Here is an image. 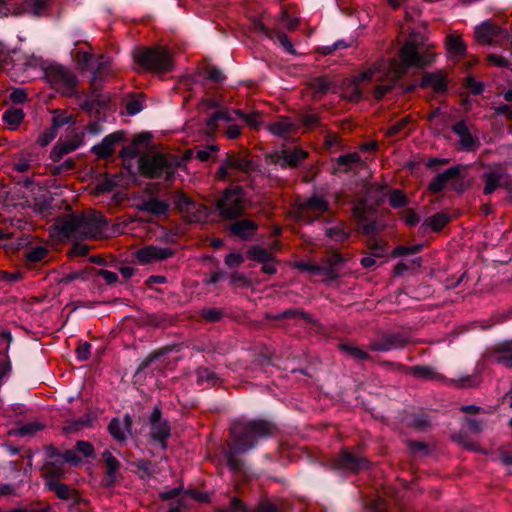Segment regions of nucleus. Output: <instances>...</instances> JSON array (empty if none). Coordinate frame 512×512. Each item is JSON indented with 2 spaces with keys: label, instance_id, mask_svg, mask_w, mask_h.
<instances>
[{
  "label": "nucleus",
  "instance_id": "8fccbe9b",
  "mask_svg": "<svg viewBox=\"0 0 512 512\" xmlns=\"http://www.w3.org/2000/svg\"><path fill=\"white\" fill-rule=\"evenodd\" d=\"M230 283L233 287L236 288L248 287L250 285L249 280L244 274L241 273H233L231 275Z\"/></svg>",
  "mask_w": 512,
  "mask_h": 512
},
{
  "label": "nucleus",
  "instance_id": "4be33fe9",
  "mask_svg": "<svg viewBox=\"0 0 512 512\" xmlns=\"http://www.w3.org/2000/svg\"><path fill=\"white\" fill-rule=\"evenodd\" d=\"M103 461L107 467L106 476L103 482L106 486H112L117 479V471L120 468V462L112 455L110 451H104L102 453Z\"/></svg>",
  "mask_w": 512,
  "mask_h": 512
},
{
  "label": "nucleus",
  "instance_id": "e2e57ef3",
  "mask_svg": "<svg viewBox=\"0 0 512 512\" xmlns=\"http://www.w3.org/2000/svg\"><path fill=\"white\" fill-rule=\"evenodd\" d=\"M76 450L82 453L84 456L88 457L93 453V446L86 441H78L76 444Z\"/></svg>",
  "mask_w": 512,
  "mask_h": 512
},
{
  "label": "nucleus",
  "instance_id": "c85d7f7f",
  "mask_svg": "<svg viewBox=\"0 0 512 512\" xmlns=\"http://www.w3.org/2000/svg\"><path fill=\"white\" fill-rule=\"evenodd\" d=\"M111 72V60L109 57L100 56L96 60V69L93 71L91 78L92 86H96L98 81H101L104 76L109 75Z\"/></svg>",
  "mask_w": 512,
  "mask_h": 512
},
{
  "label": "nucleus",
  "instance_id": "f3484780",
  "mask_svg": "<svg viewBox=\"0 0 512 512\" xmlns=\"http://www.w3.org/2000/svg\"><path fill=\"white\" fill-rule=\"evenodd\" d=\"M333 466L339 469L358 472L366 467V461L362 458L352 455L348 451H343L338 459L334 462Z\"/></svg>",
  "mask_w": 512,
  "mask_h": 512
},
{
  "label": "nucleus",
  "instance_id": "bb28decb",
  "mask_svg": "<svg viewBox=\"0 0 512 512\" xmlns=\"http://www.w3.org/2000/svg\"><path fill=\"white\" fill-rule=\"evenodd\" d=\"M412 129V118L406 116L397 123L391 125L385 130V136L392 138L396 136H406Z\"/></svg>",
  "mask_w": 512,
  "mask_h": 512
},
{
  "label": "nucleus",
  "instance_id": "4d7b16f0",
  "mask_svg": "<svg viewBox=\"0 0 512 512\" xmlns=\"http://www.w3.org/2000/svg\"><path fill=\"white\" fill-rule=\"evenodd\" d=\"M488 61L498 67H508L510 64L505 57L497 54L488 55Z\"/></svg>",
  "mask_w": 512,
  "mask_h": 512
},
{
  "label": "nucleus",
  "instance_id": "e433bc0d",
  "mask_svg": "<svg viewBox=\"0 0 512 512\" xmlns=\"http://www.w3.org/2000/svg\"><path fill=\"white\" fill-rule=\"evenodd\" d=\"M485 186L484 194L493 193L499 186V182L502 178V174L496 171H490L484 174Z\"/></svg>",
  "mask_w": 512,
  "mask_h": 512
},
{
  "label": "nucleus",
  "instance_id": "58836bf2",
  "mask_svg": "<svg viewBox=\"0 0 512 512\" xmlns=\"http://www.w3.org/2000/svg\"><path fill=\"white\" fill-rule=\"evenodd\" d=\"M409 373L424 379H440L441 376L436 373L432 368L427 366H414L409 369Z\"/></svg>",
  "mask_w": 512,
  "mask_h": 512
},
{
  "label": "nucleus",
  "instance_id": "13d9d810",
  "mask_svg": "<svg viewBox=\"0 0 512 512\" xmlns=\"http://www.w3.org/2000/svg\"><path fill=\"white\" fill-rule=\"evenodd\" d=\"M219 512H249L247 507L237 498L231 501V507L228 510H220Z\"/></svg>",
  "mask_w": 512,
  "mask_h": 512
},
{
  "label": "nucleus",
  "instance_id": "0e129e2a",
  "mask_svg": "<svg viewBox=\"0 0 512 512\" xmlns=\"http://www.w3.org/2000/svg\"><path fill=\"white\" fill-rule=\"evenodd\" d=\"M359 161H360V156L357 153L342 155L338 158V164H340V165H348V164H352V163H357Z\"/></svg>",
  "mask_w": 512,
  "mask_h": 512
},
{
  "label": "nucleus",
  "instance_id": "864d4df0",
  "mask_svg": "<svg viewBox=\"0 0 512 512\" xmlns=\"http://www.w3.org/2000/svg\"><path fill=\"white\" fill-rule=\"evenodd\" d=\"M374 249H375V252H374L373 256H366L361 259V264L363 265V267H365V268L373 267L376 264L375 256H377V257L383 256V253H382L383 247L382 246H379V250H378V247H375Z\"/></svg>",
  "mask_w": 512,
  "mask_h": 512
},
{
  "label": "nucleus",
  "instance_id": "2f4dec72",
  "mask_svg": "<svg viewBox=\"0 0 512 512\" xmlns=\"http://www.w3.org/2000/svg\"><path fill=\"white\" fill-rule=\"evenodd\" d=\"M74 60L82 70L93 68V55L88 46L79 48L74 55Z\"/></svg>",
  "mask_w": 512,
  "mask_h": 512
},
{
  "label": "nucleus",
  "instance_id": "393cba45",
  "mask_svg": "<svg viewBox=\"0 0 512 512\" xmlns=\"http://www.w3.org/2000/svg\"><path fill=\"white\" fill-rule=\"evenodd\" d=\"M422 88H431L435 92H443L446 87V78L442 72H433L426 74L421 81Z\"/></svg>",
  "mask_w": 512,
  "mask_h": 512
},
{
  "label": "nucleus",
  "instance_id": "6e6d98bb",
  "mask_svg": "<svg viewBox=\"0 0 512 512\" xmlns=\"http://www.w3.org/2000/svg\"><path fill=\"white\" fill-rule=\"evenodd\" d=\"M244 261V258L241 254L231 253L226 256L225 263L229 267H237Z\"/></svg>",
  "mask_w": 512,
  "mask_h": 512
},
{
  "label": "nucleus",
  "instance_id": "09e8293b",
  "mask_svg": "<svg viewBox=\"0 0 512 512\" xmlns=\"http://www.w3.org/2000/svg\"><path fill=\"white\" fill-rule=\"evenodd\" d=\"M422 245H414V246H399L394 249L393 256H403L407 254H416L421 251Z\"/></svg>",
  "mask_w": 512,
  "mask_h": 512
},
{
  "label": "nucleus",
  "instance_id": "20e7f679",
  "mask_svg": "<svg viewBox=\"0 0 512 512\" xmlns=\"http://www.w3.org/2000/svg\"><path fill=\"white\" fill-rule=\"evenodd\" d=\"M181 162L174 156L162 153H150L139 159L141 173L150 178L170 180Z\"/></svg>",
  "mask_w": 512,
  "mask_h": 512
},
{
  "label": "nucleus",
  "instance_id": "4468645a",
  "mask_svg": "<svg viewBox=\"0 0 512 512\" xmlns=\"http://www.w3.org/2000/svg\"><path fill=\"white\" fill-rule=\"evenodd\" d=\"M308 153L300 148H294L293 150H282L280 153L271 155V161L282 168H294L304 159H306Z\"/></svg>",
  "mask_w": 512,
  "mask_h": 512
},
{
  "label": "nucleus",
  "instance_id": "2eb2a0df",
  "mask_svg": "<svg viewBox=\"0 0 512 512\" xmlns=\"http://www.w3.org/2000/svg\"><path fill=\"white\" fill-rule=\"evenodd\" d=\"M475 36L477 41L481 44L500 43L507 37L506 33L500 27L488 22L476 28Z\"/></svg>",
  "mask_w": 512,
  "mask_h": 512
},
{
  "label": "nucleus",
  "instance_id": "5701e85b",
  "mask_svg": "<svg viewBox=\"0 0 512 512\" xmlns=\"http://www.w3.org/2000/svg\"><path fill=\"white\" fill-rule=\"evenodd\" d=\"M268 131L278 137H287L293 134L297 127L289 118L281 117L267 127Z\"/></svg>",
  "mask_w": 512,
  "mask_h": 512
},
{
  "label": "nucleus",
  "instance_id": "9b49d317",
  "mask_svg": "<svg viewBox=\"0 0 512 512\" xmlns=\"http://www.w3.org/2000/svg\"><path fill=\"white\" fill-rule=\"evenodd\" d=\"M150 438L159 443L162 448L166 447V441L170 437L171 428L168 421L161 416V410L158 407L153 409L150 416Z\"/></svg>",
  "mask_w": 512,
  "mask_h": 512
},
{
  "label": "nucleus",
  "instance_id": "0eeeda50",
  "mask_svg": "<svg viewBox=\"0 0 512 512\" xmlns=\"http://www.w3.org/2000/svg\"><path fill=\"white\" fill-rule=\"evenodd\" d=\"M45 76L50 85L65 96L76 94L78 80L75 74L62 65H52L46 69Z\"/></svg>",
  "mask_w": 512,
  "mask_h": 512
},
{
  "label": "nucleus",
  "instance_id": "b1692460",
  "mask_svg": "<svg viewBox=\"0 0 512 512\" xmlns=\"http://www.w3.org/2000/svg\"><path fill=\"white\" fill-rule=\"evenodd\" d=\"M249 167L248 161L238 157H230L220 167L218 176L221 179L228 177L232 171H247Z\"/></svg>",
  "mask_w": 512,
  "mask_h": 512
},
{
  "label": "nucleus",
  "instance_id": "f8f14e48",
  "mask_svg": "<svg viewBox=\"0 0 512 512\" xmlns=\"http://www.w3.org/2000/svg\"><path fill=\"white\" fill-rule=\"evenodd\" d=\"M328 210V202L321 196H312L299 204L298 217L309 222L314 221Z\"/></svg>",
  "mask_w": 512,
  "mask_h": 512
},
{
  "label": "nucleus",
  "instance_id": "6ab92c4d",
  "mask_svg": "<svg viewBox=\"0 0 512 512\" xmlns=\"http://www.w3.org/2000/svg\"><path fill=\"white\" fill-rule=\"evenodd\" d=\"M452 130L459 138V145L465 151H472L477 147V141L471 135L464 121L453 125Z\"/></svg>",
  "mask_w": 512,
  "mask_h": 512
},
{
  "label": "nucleus",
  "instance_id": "7c9ffc66",
  "mask_svg": "<svg viewBox=\"0 0 512 512\" xmlns=\"http://www.w3.org/2000/svg\"><path fill=\"white\" fill-rule=\"evenodd\" d=\"M331 81L325 77H317L309 82V88L312 91V96L318 98L326 94L331 88Z\"/></svg>",
  "mask_w": 512,
  "mask_h": 512
},
{
  "label": "nucleus",
  "instance_id": "c9c22d12",
  "mask_svg": "<svg viewBox=\"0 0 512 512\" xmlns=\"http://www.w3.org/2000/svg\"><path fill=\"white\" fill-rule=\"evenodd\" d=\"M343 262L344 258L340 254L333 253L327 258L326 263L321 265V267L324 268V270H322V273L334 277L336 270L338 269V267L341 266Z\"/></svg>",
  "mask_w": 512,
  "mask_h": 512
},
{
  "label": "nucleus",
  "instance_id": "f704fd0d",
  "mask_svg": "<svg viewBox=\"0 0 512 512\" xmlns=\"http://www.w3.org/2000/svg\"><path fill=\"white\" fill-rule=\"evenodd\" d=\"M24 118V112L19 108H9L3 114L5 123L10 129L15 130Z\"/></svg>",
  "mask_w": 512,
  "mask_h": 512
},
{
  "label": "nucleus",
  "instance_id": "412c9836",
  "mask_svg": "<svg viewBox=\"0 0 512 512\" xmlns=\"http://www.w3.org/2000/svg\"><path fill=\"white\" fill-rule=\"evenodd\" d=\"M445 46L448 54L452 57L461 58L466 53V45L457 32H451L446 36Z\"/></svg>",
  "mask_w": 512,
  "mask_h": 512
},
{
  "label": "nucleus",
  "instance_id": "423d86ee",
  "mask_svg": "<svg viewBox=\"0 0 512 512\" xmlns=\"http://www.w3.org/2000/svg\"><path fill=\"white\" fill-rule=\"evenodd\" d=\"M43 470L46 489L54 492L61 500L72 501L74 504L80 502L81 497L78 491L57 479L62 474L61 469L56 468L55 464L49 461L44 465Z\"/></svg>",
  "mask_w": 512,
  "mask_h": 512
},
{
  "label": "nucleus",
  "instance_id": "39448f33",
  "mask_svg": "<svg viewBox=\"0 0 512 512\" xmlns=\"http://www.w3.org/2000/svg\"><path fill=\"white\" fill-rule=\"evenodd\" d=\"M136 62L145 69L157 73L170 72L174 68L171 52L165 47H152L135 54Z\"/></svg>",
  "mask_w": 512,
  "mask_h": 512
},
{
  "label": "nucleus",
  "instance_id": "680f3d73",
  "mask_svg": "<svg viewBox=\"0 0 512 512\" xmlns=\"http://www.w3.org/2000/svg\"><path fill=\"white\" fill-rule=\"evenodd\" d=\"M143 109V105L139 100H131L126 104V111L129 115H135Z\"/></svg>",
  "mask_w": 512,
  "mask_h": 512
},
{
  "label": "nucleus",
  "instance_id": "aec40b11",
  "mask_svg": "<svg viewBox=\"0 0 512 512\" xmlns=\"http://www.w3.org/2000/svg\"><path fill=\"white\" fill-rule=\"evenodd\" d=\"M132 419L129 415H125L123 421L113 419L109 424L111 435L118 441H125L127 435L131 431Z\"/></svg>",
  "mask_w": 512,
  "mask_h": 512
},
{
  "label": "nucleus",
  "instance_id": "ddd939ff",
  "mask_svg": "<svg viewBox=\"0 0 512 512\" xmlns=\"http://www.w3.org/2000/svg\"><path fill=\"white\" fill-rule=\"evenodd\" d=\"M173 255V251L167 247L154 245L145 246L136 251L135 256L141 264H151L165 260Z\"/></svg>",
  "mask_w": 512,
  "mask_h": 512
},
{
  "label": "nucleus",
  "instance_id": "c756f323",
  "mask_svg": "<svg viewBox=\"0 0 512 512\" xmlns=\"http://www.w3.org/2000/svg\"><path fill=\"white\" fill-rule=\"evenodd\" d=\"M458 174L457 168H449L446 171L438 174L429 184V189L432 192H440L448 183L449 180Z\"/></svg>",
  "mask_w": 512,
  "mask_h": 512
},
{
  "label": "nucleus",
  "instance_id": "f257e3e1",
  "mask_svg": "<svg viewBox=\"0 0 512 512\" xmlns=\"http://www.w3.org/2000/svg\"><path fill=\"white\" fill-rule=\"evenodd\" d=\"M433 45L425 43L420 34H411L399 52L400 62L397 60L381 59L364 69L357 77L349 80L352 90L347 94L348 100L358 102L362 99L359 85L364 82H379L374 90V98L382 99L393 87V83L402 77L407 68L423 69L433 63L435 53Z\"/></svg>",
  "mask_w": 512,
  "mask_h": 512
},
{
  "label": "nucleus",
  "instance_id": "473e14b6",
  "mask_svg": "<svg viewBox=\"0 0 512 512\" xmlns=\"http://www.w3.org/2000/svg\"><path fill=\"white\" fill-rule=\"evenodd\" d=\"M406 341L399 336L393 335L387 337L384 341L374 343L371 345V349L375 351H388L396 348L404 347Z\"/></svg>",
  "mask_w": 512,
  "mask_h": 512
},
{
  "label": "nucleus",
  "instance_id": "79ce46f5",
  "mask_svg": "<svg viewBox=\"0 0 512 512\" xmlns=\"http://www.w3.org/2000/svg\"><path fill=\"white\" fill-rule=\"evenodd\" d=\"M235 113L243 118L245 122L252 128L258 129L261 125V115L259 112H252L250 114H244L241 111H235Z\"/></svg>",
  "mask_w": 512,
  "mask_h": 512
},
{
  "label": "nucleus",
  "instance_id": "4c0bfd02",
  "mask_svg": "<svg viewBox=\"0 0 512 512\" xmlns=\"http://www.w3.org/2000/svg\"><path fill=\"white\" fill-rule=\"evenodd\" d=\"M449 222V217L445 213H437L425 221V226L436 232L441 230Z\"/></svg>",
  "mask_w": 512,
  "mask_h": 512
},
{
  "label": "nucleus",
  "instance_id": "1a4fd4ad",
  "mask_svg": "<svg viewBox=\"0 0 512 512\" xmlns=\"http://www.w3.org/2000/svg\"><path fill=\"white\" fill-rule=\"evenodd\" d=\"M174 204L188 222L198 223L208 218V209L201 204L193 202L183 193L178 192L175 194Z\"/></svg>",
  "mask_w": 512,
  "mask_h": 512
},
{
  "label": "nucleus",
  "instance_id": "a19ab883",
  "mask_svg": "<svg viewBox=\"0 0 512 512\" xmlns=\"http://www.w3.org/2000/svg\"><path fill=\"white\" fill-rule=\"evenodd\" d=\"M43 427L44 426L39 422H31L20 426L16 430V433L21 436H32L36 434L38 431L42 430Z\"/></svg>",
  "mask_w": 512,
  "mask_h": 512
},
{
  "label": "nucleus",
  "instance_id": "6e6552de",
  "mask_svg": "<svg viewBox=\"0 0 512 512\" xmlns=\"http://www.w3.org/2000/svg\"><path fill=\"white\" fill-rule=\"evenodd\" d=\"M45 8L46 0H0L1 17L23 12L41 15Z\"/></svg>",
  "mask_w": 512,
  "mask_h": 512
},
{
  "label": "nucleus",
  "instance_id": "dca6fc26",
  "mask_svg": "<svg viewBox=\"0 0 512 512\" xmlns=\"http://www.w3.org/2000/svg\"><path fill=\"white\" fill-rule=\"evenodd\" d=\"M488 361L504 367H512V340L496 345L487 355Z\"/></svg>",
  "mask_w": 512,
  "mask_h": 512
},
{
  "label": "nucleus",
  "instance_id": "a18cd8bd",
  "mask_svg": "<svg viewBox=\"0 0 512 512\" xmlns=\"http://www.w3.org/2000/svg\"><path fill=\"white\" fill-rule=\"evenodd\" d=\"M421 265V258H415L408 263L406 262H399L394 267V274L396 276L402 275L404 272L411 268L419 267Z\"/></svg>",
  "mask_w": 512,
  "mask_h": 512
},
{
  "label": "nucleus",
  "instance_id": "5fc2aeb1",
  "mask_svg": "<svg viewBox=\"0 0 512 512\" xmlns=\"http://www.w3.org/2000/svg\"><path fill=\"white\" fill-rule=\"evenodd\" d=\"M11 363L7 357L0 359V383L10 374Z\"/></svg>",
  "mask_w": 512,
  "mask_h": 512
},
{
  "label": "nucleus",
  "instance_id": "7ed1b4c3",
  "mask_svg": "<svg viewBox=\"0 0 512 512\" xmlns=\"http://www.w3.org/2000/svg\"><path fill=\"white\" fill-rule=\"evenodd\" d=\"M272 425L264 420L236 421L231 427L233 449L245 452L254 447L256 439L272 433Z\"/></svg>",
  "mask_w": 512,
  "mask_h": 512
},
{
  "label": "nucleus",
  "instance_id": "69168bd1",
  "mask_svg": "<svg viewBox=\"0 0 512 512\" xmlns=\"http://www.w3.org/2000/svg\"><path fill=\"white\" fill-rule=\"evenodd\" d=\"M55 138V133L51 130H48V131H44L42 132L38 139H37V143L40 145V146H46L48 145L53 139Z\"/></svg>",
  "mask_w": 512,
  "mask_h": 512
},
{
  "label": "nucleus",
  "instance_id": "a211bd4d",
  "mask_svg": "<svg viewBox=\"0 0 512 512\" xmlns=\"http://www.w3.org/2000/svg\"><path fill=\"white\" fill-rule=\"evenodd\" d=\"M122 138L123 135L121 132L109 134L101 143L95 145L92 151L100 158H108L114 153L116 143L121 141Z\"/></svg>",
  "mask_w": 512,
  "mask_h": 512
},
{
  "label": "nucleus",
  "instance_id": "9d476101",
  "mask_svg": "<svg viewBox=\"0 0 512 512\" xmlns=\"http://www.w3.org/2000/svg\"><path fill=\"white\" fill-rule=\"evenodd\" d=\"M217 207L223 216L232 218L244 208V195L241 188L227 190L218 201Z\"/></svg>",
  "mask_w": 512,
  "mask_h": 512
},
{
  "label": "nucleus",
  "instance_id": "bf43d9fd",
  "mask_svg": "<svg viewBox=\"0 0 512 512\" xmlns=\"http://www.w3.org/2000/svg\"><path fill=\"white\" fill-rule=\"evenodd\" d=\"M297 267L303 271L311 272L312 274L322 273V270H324L321 265H313L308 262H300L297 264Z\"/></svg>",
  "mask_w": 512,
  "mask_h": 512
},
{
  "label": "nucleus",
  "instance_id": "774afa93",
  "mask_svg": "<svg viewBox=\"0 0 512 512\" xmlns=\"http://www.w3.org/2000/svg\"><path fill=\"white\" fill-rule=\"evenodd\" d=\"M257 512H280L278 507L269 501H262L258 508Z\"/></svg>",
  "mask_w": 512,
  "mask_h": 512
},
{
  "label": "nucleus",
  "instance_id": "49530a36",
  "mask_svg": "<svg viewBox=\"0 0 512 512\" xmlns=\"http://www.w3.org/2000/svg\"><path fill=\"white\" fill-rule=\"evenodd\" d=\"M249 253L253 259L261 263L267 260H271L272 258V255L266 249L260 246H254L253 248L250 249Z\"/></svg>",
  "mask_w": 512,
  "mask_h": 512
},
{
  "label": "nucleus",
  "instance_id": "37998d69",
  "mask_svg": "<svg viewBox=\"0 0 512 512\" xmlns=\"http://www.w3.org/2000/svg\"><path fill=\"white\" fill-rule=\"evenodd\" d=\"M326 235L330 239H332L336 242H342L348 238L349 233L345 232L341 226L337 225V226L328 228L326 230Z\"/></svg>",
  "mask_w": 512,
  "mask_h": 512
},
{
  "label": "nucleus",
  "instance_id": "052dcab7",
  "mask_svg": "<svg viewBox=\"0 0 512 512\" xmlns=\"http://www.w3.org/2000/svg\"><path fill=\"white\" fill-rule=\"evenodd\" d=\"M318 122H319V118L314 113H308V114L303 115V117H302V123L308 129H311V128L317 126Z\"/></svg>",
  "mask_w": 512,
  "mask_h": 512
},
{
  "label": "nucleus",
  "instance_id": "c03bdc74",
  "mask_svg": "<svg viewBox=\"0 0 512 512\" xmlns=\"http://www.w3.org/2000/svg\"><path fill=\"white\" fill-rule=\"evenodd\" d=\"M197 382L198 384H211L216 383V376L213 372L206 368H200L197 371Z\"/></svg>",
  "mask_w": 512,
  "mask_h": 512
},
{
  "label": "nucleus",
  "instance_id": "a878e982",
  "mask_svg": "<svg viewBox=\"0 0 512 512\" xmlns=\"http://www.w3.org/2000/svg\"><path fill=\"white\" fill-rule=\"evenodd\" d=\"M139 209L141 211L150 213L154 216L160 217V216H167L169 211V205L157 198H152L147 201H144L140 206Z\"/></svg>",
  "mask_w": 512,
  "mask_h": 512
},
{
  "label": "nucleus",
  "instance_id": "ea45409f",
  "mask_svg": "<svg viewBox=\"0 0 512 512\" xmlns=\"http://www.w3.org/2000/svg\"><path fill=\"white\" fill-rule=\"evenodd\" d=\"M340 349L353 359H356V360L368 359L367 352H365L364 350L360 349L357 346H353L350 344H342V345H340Z\"/></svg>",
  "mask_w": 512,
  "mask_h": 512
},
{
  "label": "nucleus",
  "instance_id": "f03ea898",
  "mask_svg": "<svg viewBox=\"0 0 512 512\" xmlns=\"http://www.w3.org/2000/svg\"><path fill=\"white\" fill-rule=\"evenodd\" d=\"M107 220L95 211L83 215H70L61 223V230L67 236L100 238L106 234Z\"/></svg>",
  "mask_w": 512,
  "mask_h": 512
},
{
  "label": "nucleus",
  "instance_id": "cd10ccee",
  "mask_svg": "<svg viewBox=\"0 0 512 512\" xmlns=\"http://www.w3.org/2000/svg\"><path fill=\"white\" fill-rule=\"evenodd\" d=\"M256 230L257 224L248 219L237 221L231 225V232L244 239L254 235Z\"/></svg>",
  "mask_w": 512,
  "mask_h": 512
},
{
  "label": "nucleus",
  "instance_id": "603ef678",
  "mask_svg": "<svg viewBox=\"0 0 512 512\" xmlns=\"http://www.w3.org/2000/svg\"><path fill=\"white\" fill-rule=\"evenodd\" d=\"M47 254V250L43 247H35L27 253V258L31 262L42 260Z\"/></svg>",
  "mask_w": 512,
  "mask_h": 512
},
{
  "label": "nucleus",
  "instance_id": "de8ad7c7",
  "mask_svg": "<svg viewBox=\"0 0 512 512\" xmlns=\"http://www.w3.org/2000/svg\"><path fill=\"white\" fill-rule=\"evenodd\" d=\"M218 151V147L216 145H209L203 149H198L196 151V158L199 159L202 162H206L213 154H215Z\"/></svg>",
  "mask_w": 512,
  "mask_h": 512
},
{
  "label": "nucleus",
  "instance_id": "72a5a7b5",
  "mask_svg": "<svg viewBox=\"0 0 512 512\" xmlns=\"http://www.w3.org/2000/svg\"><path fill=\"white\" fill-rule=\"evenodd\" d=\"M257 29H259L260 31L264 32L268 38L270 39H276L279 44L281 46H283V48L290 54H295L296 51L292 45V43L289 41V38L282 34V33H277V34H274L272 31H270L267 27H265L263 24H258L257 26Z\"/></svg>",
  "mask_w": 512,
  "mask_h": 512
},
{
  "label": "nucleus",
  "instance_id": "3c124183",
  "mask_svg": "<svg viewBox=\"0 0 512 512\" xmlns=\"http://www.w3.org/2000/svg\"><path fill=\"white\" fill-rule=\"evenodd\" d=\"M389 203L394 208H400L406 204V197L400 191H394L389 198Z\"/></svg>",
  "mask_w": 512,
  "mask_h": 512
},
{
  "label": "nucleus",
  "instance_id": "338daca9",
  "mask_svg": "<svg viewBox=\"0 0 512 512\" xmlns=\"http://www.w3.org/2000/svg\"><path fill=\"white\" fill-rule=\"evenodd\" d=\"M98 275L108 284H113L118 279L116 273L105 269L99 270Z\"/></svg>",
  "mask_w": 512,
  "mask_h": 512
}]
</instances>
